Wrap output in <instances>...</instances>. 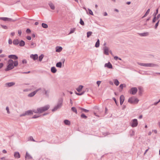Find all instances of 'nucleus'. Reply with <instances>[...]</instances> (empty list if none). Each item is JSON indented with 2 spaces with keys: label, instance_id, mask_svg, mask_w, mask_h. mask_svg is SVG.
Returning a JSON list of instances; mask_svg holds the SVG:
<instances>
[{
  "label": "nucleus",
  "instance_id": "f257e3e1",
  "mask_svg": "<svg viewBox=\"0 0 160 160\" xmlns=\"http://www.w3.org/2000/svg\"><path fill=\"white\" fill-rule=\"evenodd\" d=\"M138 64L140 66H142L145 67H158L159 66L157 64L153 63H142L140 62H138Z\"/></svg>",
  "mask_w": 160,
  "mask_h": 160
},
{
  "label": "nucleus",
  "instance_id": "f03ea898",
  "mask_svg": "<svg viewBox=\"0 0 160 160\" xmlns=\"http://www.w3.org/2000/svg\"><path fill=\"white\" fill-rule=\"evenodd\" d=\"M13 64V61L12 59H9L8 61V65L5 69V71H8L14 68Z\"/></svg>",
  "mask_w": 160,
  "mask_h": 160
},
{
  "label": "nucleus",
  "instance_id": "7ed1b4c3",
  "mask_svg": "<svg viewBox=\"0 0 160 160\" xmlns=\"http://www.w3.org/2000/svg\"><path fill=\"white\" fill-rule=\"evenodd\" d=\"M139 101V100L138 98L134 97H133L129 98L128 99V102L130 103L137 104Z\"/></svg>",
  "mask_w": 160,
  "mask_h": 160
},
{
  "label": "nucleus",
  "instance_id": "20e7f679",
  "mask_svg": "<svg viewBox=\"0 0 160 160\" xmlns=\"http://www.w3.org/2000/svg\"><path fill=\"white\" fill-rule=\"evenodd\" d=\"M50 108V106L48 105H46L44 107L38 108V111L39 113H42L44 112Z\"/></svg>",
  "mask_w": 160,
  "mask_h": 160
},
{
  "label": "nucleus",
  "instance_id": "39448f33",
  "mask_svg": "<svg viewBox=\"0 0 160 160\" xmlns=\"http://www.w3.org/2000/svg\"><path fill=\"white\" fill-rule=\"evenodd\" d=\"M138 120L136 119L132 120L130 122V125L132 128L136 127L138 125Z\"/></svg>",
  "mask_w": 160,
  "mask_h": 160
},
{
  "label": "nucleus",
  "instance_id": "423d86ee",
  "mask_svg": "<svg viewBox=\"0 0 160 160\" xmlns=\"http://www.w3.org/2000/svg\"><path fill=\"white\" fill-rule=\"evenodd\" d=\"M33 114V111L32 110H29L25 112L24 113L20 114V116L21 117L26 115H30Z\"/></svg>",
  "mask_w": 160,
  "mask_h": 160
},
{
  "label": "nucleus",
  "instance_id": "0eeeda50",
  "mask_svg": "<svg viewBox=\"0 0 160 160\" xmlns=\"http://www.w3.org/2000/svg\"><path fill=\"white\" fill-rule=\"evenodd\" d=\"M103 53L106 55H109V48L107 46H105L103 48Z\"/></svg>",
  "mask_w": 160,
  "mask_h": 160
},
{
  "label": "nucleus",
  "instance_id": "6e6552de",
  "mask_svg": "<svg viewBox=\"0 0 160 160\" xmlns=\"http://www.w3.org/2000/svg\"><path fill=\"white\" fill-rule=\"evenodd\" d=\"M138 91V89L136 88H132L130 91V93L134 95Z\"/></svg>",
  "mask_w": 160,
  "mask_h": 160
},
{
  "label": "nucleus",
  "instance_id": "1a4fd4ad",
  "mask_svg": "<svg viewBox=\"0 0 160 160\" xmlns=\"http://www.w3.org/2000/svg\"><path fill=\"white\" fill-rule=\"evenodd\" d=\"M0 19L2 20L5 21H14L15 20H13L11 18H5V17H1L0 18Z\"/></svg>",
  "mask_w": 160,
  "mask_h": 160
},
{
  "label": "nucleus",
  "instance_id": "9d476101",
  "mask_svg": "<svg viewBox=\"0 0 160 160\" xmlns=\"http://www.w3.org/2000/svg\"><path fill=\"white\" fill-rule=\"evenodd\" d=\"M62 102H63L62 98H60L58 100V101L57 102V105L58 106H58L61 107L62 106Z\"/></svg>",
  "mask_w": 160,
  "mask_h": 160
},
{
  "label": "nucleus",
  "instance_id": "9b49d317",
  "mask_svg": "<svg viewBox=\"0 0 160 160\" xmlns=\"http://www.w3.org/2000/svg\"><path fill=\"white\" fill-rule=\"evenodd\" d=\"M30 58L32 59L33 60H36L38 59V56L37 54H35L34 55L31 54L30 56Z\"/></svg>",
  "mask_w": 160,
  "mask_h": 160
},
{
  "label": "nucleus",
  "instance_id": "f8f14e48",
  "mask_svg": "<svg viewBox=\"0 0 160 160\" xmlns=\"http://www.w3.org/2000/svg\"><path fill=\"white\" fill-rule=\"evenodd\" d=\"M125 98L123 95H121L120 97V104L122 105L124 102Z\"/></svg>",
  "mask_w": 160,
  "mask_h": 160
},
{
  "label": "nucleus",
  "instance_id": "ddd939ff",
  "mask_svg": "<svg viewBox=\"0 0 160 160\" xmlns=\"http://www.w3.org/2000/svg\"><path fill=\"white\" fill-rule=\"evenodd\" d=\"M15 84V82H8L5 84V86L7 87H11Z\"/></svg>",
  "mask_w": 160,
  "mask_h": 160
},
{
  "label": "nucleus",
  "instance_id": "4468645a",
  "mask_svg": "<svg viewBox=\"0 0 160 160\" xmlns=\"http://www.w3.org/2000/svg\"><path fill=\"white\" fill-rule=\"evenodd\" d=\"M62 50V48L61 47L57 46L56 48V51L57 52H60Z\"/></svg>",
  "mask_w": 160,
  "mask_h": 160
},
{
  "label": "nucleus",
  "instance_id": "2eb2a0df",
  "mask_svg": "<svg viewBox=\"0 0 160 160\" xmlns=\"http://www.w3.org/2000/svg\"><path fill=\"white\" fill-rule=\"evenodd\" d=\"M8 58L11 59H12L14 60H17L18 58V57L15 55H11L8 56Z\"/></svg>",
  "mask_w": 160,
  "mask_h": 160
},
{
  "label": "nucleus",
  "instance_id": "dca6fc26",
  "mask_svg": "<svg viewBox=\"0 0 160 160\" xmlns=\"http://www.w3.org/2000/svg\"><path fill=\"white\" fill-rule=\"evenodd\" d=\"M104 67H107L109 69L112 68V65L110 62L106 63L104 65Z\"/></svg>",
  "mask_w": 160,
  "mask_h": 160
},
{
  "label": "nucleus",
  "instance_id": "f3484780",
  "mask_svg": "<svg viewBox=\"0 0 160 160\" xmlns=\"http://www.w3.org/2000/svg\"><path fill=\"white\" fill-rule=\"evenodd\" d=\"M14 156L15 158H20V155L18 152H15L14 153Z\"/></svg>",
  "mask_w": 160,
  "mask_h": 160
},
{
  "label": "nucleus",
  "instance_id": "a211bd4d",
  "mask_svg": "<svg viewBox=\"0 0 160 160\" xmlns=\"http://www.w3.org/2000/svg\"><path fill=\"white\" fill-rule=\"evenodd\" d=\"M25 158L26 159H30L32 158V156L27 152H26Z\"/></svg>",
  "mask_w": 160,
  "mask_h": 160
},
{
  "label": "nucleus",
  "instance_id": "6ab92c4d",
  "mask_svg": "<svg viewBox=\"0 0 160 160\" xmlns=\"http://www.w3.org/2000/svg\"><path fill=\"white\" fill-rule=\"evenodd\" d=\"M51 72L53 73H55L56 72L57 70L54 67H52L51 69Z\"/></svg>",
  "mask_w": 160,
  "mask_h": 160
},
{
  "label": "nucleus",
  "instance_id": "aec40b11",
  "mask_svg": "<svg viewBox=\"0 0 160 160\" xmlns=\"http://www.w3.org/2000/svg\"><path fill=\"white\" fill-rule=\"evenodd\" d=\"M61 107H59V106L56 105V106L54 107V108L52 109V112L55 111L57 110L58 109L60 108Z\"/></svg>",
  "mask_w": 160,
  "mask_h": 160
},
{
  "label": "nucleus",
  "instance_id": "412c9836",
  "mask_svg": "<svg viewBox=\"0 0 160 160\" xmlns=\"http://www.w3.org/2000/svg\"><path fill=\"white\" fill-rule=\"evenodd\" d=\"M64 123L66 125H69L71 124L70 122L68 120H65L64 121Z\"/></svg>",
  "mask_w": 160,
  "mask_h": 160
},
{
  "label": "nucleus",
  "instance_id": "4be33fe9",
  "mask_svg": "<svg viewBox=\"0 0 160 160\" xmlns=\"http://www.w3.org/2000/svg\"><path fill=\"white\" fill-rule=\"evenodd\" d=\"M19 45L21 47L24 46L25 44V42L23 40H21L19 42Z\"/></svg>",
  "mask_w": 160,
  "mask_h": 160
},
{
  "label": "nucleus",
  "instance_id": "5701e85b",
  "mask_svg": "<svg viewBox=\"0 0 160 160\" xmlns=\"http://www.w3.org/2000/svg\"><path fill=\"white\" fill-rule=\"evenodd\" d=\"M139 35L141 36H147L148 35L149 33L148 32H145L140 33Z\"/></svg>",
  "mask_w": 160,
  "mask_h": 160
},
{
  "label": "nucleus",
  "instance_id": "b1692460",
  "mask_svg": "<svg viewBox=\"0 0 160 160\" xmlns=\"http://www.w3.org/2000/svg\"><path fill=\"white\" fill-rule=\"evenodd\" d=\"M83 88V86L82 85H80L76 89L77 90L78 92H80Z\"/></svg>",
  "mask_w": 160,
  "mask_h": 160
},
{
  "label": "nucleus",
  "instance_id": "393cba45",
  "mask_svg": "<svg viewBox=\"0 0 160 160\" xmlns=\"http://www.w3.org/2000/svg\"><path fill=\"white\" fill-rule=\"evenodd\" d=\"M19 41L18 39H15L13 41V44L14 45H18L19 43Z\"/></svg>",
  "mask_w": 160,
  "mask_h": 160
},
{
  "label": "nucleus",
  "instance_id": "a878e982",
  "mask_svg": "<svg viewBox=\"0 0 160 160\" xmlns=\"http://www.w3.org/2000/svg\"><path fill=\"white\" fill-rule=\"evenodd\" d=\"M62 66V63L61 62H58L56 64V66L57 67L61 68Z\"/></svg>",
  "mask_w": 160,
  "mask_h": 160
},
{
  "label": "nucleus",
  "instance_id": "bb28decb",
  "mask_svg": "<svg viewBox=\"0 0 160 160\" xmlns=\"http://www.w3.org/2000/svg\"><path fill=\"white\" fill-rule=\"evenodd\" d=\"M35 94V92L33 91L28 94V96L29 97H31L34 96Z\"/></svg>",
  "mask_w": 160,
  "mask_h": 160
},
{
  "label": "nucleus",
  "instance_id": "cd10ccee",
  "mask_svg": "<svg viewBox=\"0 0 160 160\" xmlns=\"http://www.w3.org/2000/svg\"><path fill=\"white\" fill-rule=\"evenodd\" d=\"M49 5L50 8L52 10H54L55 9V7L54 5L52 3H49Z\"/></svg>",
  "mask_w": 160,
  "mask_h": 160
},
{
  "label": "nucleus",
  "instance_id": "c85d7f7f",
  "mask_svg": "<svg viewBox=\"0 0 160 160\" xmlns=\"http://www.w3.org/2000/svg\"><path fill=\"white\" fill-rule=\"evenodd\" d=\"M150 11V9H148L147 11L144 15L142 17V18H144L146 17L149 13Z\"/></svg>",
  "mask_w": 160,
  "mask_h": 160
},
{
  "label": "nucleus",
  "instance_id": "c756f323",
  "mask_svg": "<svg viewBox=\"0 0 160 160\" xmlns=\"http://www.w3.org/2000/svg\"><path fill=\"white\" fill-rule=\"evenodd\" d=\"M114 83L117 86H118L119 85V82L117 79H115L114 80Z\"/></svg>",
  "mask_w": 160,
  "mask_h": 160
},
{
  "label": "nucleus",
  "instance_id": "7c9ffc66",
  "mask_svg": "<svg viewBox=\"0 0 160 160\" xmlns=\"http://www.w3.org/2000/svg\"><path fill=\"white\" fill-rule=\"evenodd\" d=\"M99 39H98L95 44V47L96 48L98 47L99 46Z\"/></svg>",
  "mask_w": 160,
  "mask_h": 160
},
{
  "label": "nucleus",
  "instance_id": "2f4dec72",
  "mask_svg": "<svg viewBox=\"0 0 160 160\" xmlns=\"http://www.w3.org/2000/svg\"><path fill=\"white\" fill-rule=\"evenodd\" d=\"M71 110L73 112H75L76 114H77V112L76 108L74 107H72L71 108Z\"/></svg>",
  "mask_w": 160,
  "mask_h": 160
},
{
  "label": "nucleus",
  "instance_id": "473e14b6",
  "mask_svg": "<svg viewBox=\"0 0 160 160\" xmlns=\"http://www.w3.org/2000/svg\"><path fill=\"white\" fill-rule=\"evenodd\" d=\"M42 27L45 28H47L48 27V25L45 23H42Z\"/></svg>",
  "mask_w": 160,
  "mask_h": 160
},
{
  "label": "nucleus",
  "instance_id": "72a5a7b5",
  "mask_svg": "<svg viewBox=\"0 0 160 160\" xmlns=\"http://www.w3.org/2000/svg\"><path fill=\"white\" fill-rule=\"evenodd\" d=\"M44 57V55L42 54H41L39 57V61L41 62Z\"/></svg>",
  "mask_w": 160,
  "mask_h": 160
},
{
  "label": "nucleus",
  "instance_id": "f704fd0d",
  "mask_svg": "<svg viewBox=\"0 0 160 160\" xmlns=\"http://www.w3.org/2000/svg\"><path fill=\"white\" fill-rule=\"evenodd\" d=\"M28 140L31 141L33 142H36V141H35L34 140V139L32 136H30L28 138Z\"/></svg>",
  "mask_w": 160,
  "mask_h": 160
},
{
  "label": "nucleus",
  "instance_id": "c9c22d12",
  "mask_svg": "<svg viewBox=\"0 0 160 160\" xmlns=\"http://www.w3.org/2000/svg\"><path fill=\"white\" fill-rule=\"evenodd\" d=\"M49 92V90H45V94L46 95V96L48 97Z\"/></svg>",
  "mask_w": 160,
  "mask_h": 160
},
{
  "label": "nucleus",
  "instance_id": "e433bc0d",
  "mask_svg": "<svg viewBox=\"0 0 160 160\" xmlns=\"http://www.w3.org/2000/svg\"><path fill=\"white\" fill-rule=\"evenodd\" d=\"M92 32H87V37L88 38H89L92 34Z\"/></svg>",
  "mask_w": 160,
  "mask_h": 160
},
{
  "label": "nucleus",
  "instance_id": "4c0bfd02",
  "mask_svg": "<svg viewBox=\"0 0 160 160\" xmlns=\"http://www.w3.org/2000/svg\"><path fill=\"white\" fill-rule=\"evenodd\" d=\"M84 92H85V91H83L81 93H78V92H76L75 93L76 95H78L80 96V95H82L83 94H84Z\"/></svg>",
  "mask_w": 160,
  "mask_h": 160
},
{
  "label": "nucleus",
  "instance_id": "58836bf2",
  "mask_svg": "<svg viewBox=\"0 0 160 160\" xmlns=\"http://www.w3.org/2000/svg\"><path fill=\"white\" fill-rule=\"evenodd\" d=\"M14 64V67H16L18 65V61H14V62H13V64Z\"/></svg>",
  "mask_w": 160,
  "mask_h": 160
},
{
  "label": "nucleus",
  "instance_id": "ea45409f",
  "mask_svg": "<svg viewBox=\"0 0 160 160\" xmlns=\"http://www.w3.org/2000/svg\"><path fill=\"white\" fill-rule=\"evenodd\" d=\"M6 110L7 112V113L8 114H9L10 113V112L9 111V107L8 106H7L6 108Z\"/></svg>",
  "mask_w": 160,
  "mask_h": 160
},
{
  "label": "nucleus",
  "instance_id": "a19ab883",
  "mask_svg": "<svg viewBox=\"0 0 160 160\" xmlns=\"http://www.w3.org/2000/svg\"><path fill=\"white\" fill-rule=\"evenodd\" d=\"M38 108L37 110L34 109L32 110L33 111V113H39V111H38Z\"/></svg>",
  "mask_w": 160,
  "mask_h": 160
},
{
  "label": "nucleus",
  "instance_id": "79ce46f5",
  "mask_svg": "<svg viewBox=\"0 0 160 160\" xmlns=\"http://www.w3.org/2000/svg\"><path fill=\"white\" fill-rule=\"evenodd\" d=\"M75 29H76V28H72L71 29V31L69 33V34H71L72 33H73L74 32V31H75Z\"/></svg>",
  "mask_w": 160,
  "mask_h": 160
},
{
  "label": "nucleus",
  "instance_id": "37998d69",
  "mask_svg": "<svg viewBox=\"0 0 160 160\" xmlns=\"http://www.w3.org/2000/svg\"><path fill=\"white\" fill-rule=\"evenodd\" d=\"M81 117L82 118H85V119H86L87 118V117L84 114H82L81 115Z\"/></svg>",
  "mask_w": 160,
  "mask_h": 160
},
{
  "label": "nucleus",
  "instance_id": "c03bdc74",
  "mask_svg": "<svg viewBox=\"0 0 160 160\" xmlns=\"http://www.w3.org/2000/svg\"><path fill=\"white\" fill-rule=\"evenodd\" d=\"M45 90L46 89L45 88H41V91L42 92V93L45 94Z\"/></svg>",
  "mask_w": 160,
  "mask_h": 160
},
{
  "label": "nucleus",
  "instance_id": "a18cd8bd",
  "mask_svg": "<svg viewBox=\"0 0 160 160\" xmlns=\"http://www.w3.org/2000/svg\"><path fill=\"white\" fill-rule=\"evenodd\" d=\"M80 23L82 25H84V22L82 21V19L81 18H80Z\"/></svg>",
  "mask_w": 160,
  "mask_h": 160
},
{
  "label": "nucleus",
  "instance_id": "49530a36",
  "mask_svg": "<svg viewBox=\"0 0 160 160\" xmlns=\"http://www.w3.org/2000/svg\"><path fill=\"white\" fill-rule=\"evenodd\" d=\"M81 109L84 112H89V110L82 108H81Z\"/></svg>",
  "mask_w": 160,
  "mask_h": 160
},
{
  "label": "nucleus",
  "instance_id": "de8ad7c7",
  "mask_svg": "<svg viewBox=\"0 0 160 160\" xmlns=\"http://www.w3.org/2000/svg\"><path fill=\"white\" fill-rule=\"evenodd\" d=\"M31 45L33 46V47H32V48L35 47L36 46V43L33 42H31Z\"/></svg>",
  "mask_w": 160,
  "mask_h": 160
},
{
  "label": "nucleus",
  "instance_id": "09e8293b",
  "mask_svg": "<svg viewBox=\"0 0 160 160\" xmlns=\"http://www.w3.org/2000/svg\"><path fill=\"white\" fill-rule=\"evenodd\" d=\"M88 9L89 12V13L91 15H93V14L92 11L89 8Z\"/></svg>",
  "mask_w": 160,
  "mask_h": 160
},
{
  "label": "nucleus",
  "instance_id": "8fccbe9b",
  "mask_svg": "<svg viewBox=\"0 0 160 160\" xmlns=\"http://www.w3.org/2000/svg\"><path fill=\"white\" fill-rule=\"evenodd\" d=\"M41 88H38V89H36V90H35V91H34L35 92V93L36 94L37 92H38V91H39L40 90L41 91Z\"/></svg>",
  "mask_w": 160,
  "mask_h": 160
},
{
  "label": "nucleus",
  "instance_id": "3c124183",
  "mask_svg": "<svg viewBox=\"0 0 160 160\" xmlns=\"http://www.w3.org/2000/svg\"><path fill=\"white\" fill-rule=\"evenodd\" d=\"M125 84H121L120 86H119V87L121 88V89H122L123 87H125Z\"/></svg>",
  "mask_w": 160,
  "mask_h": 160
},
{
  "label": "nucleus",
  "instance_id": "603ef678",
  "mask_svg": "<svg viewBox=\"0 0 160 160\" xmlns=\"http://www.w3.org/2000/svg\"><path fill=\"white\" fill-rule=\"evenodd\" d=\"M101 82V81H98L97 82V84L98 85V87H99V86Z\"/></svg>",
  "mask_w": 160,
  "mask_h": 160
},
{
  "label": "nucleus",
  "instance_id": "864d4df0",
  "mask_svg": "<svg viewBox=\"0 0 160 160\" xmlns=\"http://www.w3.org/2000/svg\"><path fill=\"white\" fill-rule=\"evenodd\" d=\"M22 31L21 30H19L18 31V33L19 36H21L22 34Z\"/></svg>",
  "mask_w": 160,
  "mask_h": 160
},
{
  "label": "nucleus",
  "instance_id": "5fc2aeb1",
  "mask_svg": "<svg viewBox=\"0 0 160 160\" xmlns=\"http://www.w3.org/2000/svg\"><path fill=\"white\" fill-rule=\"evenodd\" d=\"M39 117V116H38L37 115H34L33 117H32V118H38V117Z\"/></svg>",
  "mask_w": 160,
  "mask_h": 160
},
{
  "label": "nucleus",
  "instance_id": "6e6d98bb",
  "mask_svg": "<svg viewBox=\"0 0 160 160\" xmlns=\"http://www.w3.org/2000/svg\"><path fill=\"white\" fill-rule=\"evenodd\" d=\"M22 63L23 64H26L27 61L26 59L23 60L22 61Z\"/></svg>",
  "mask_w": 160,
  "mask_h": 160
},
{
  "label": "nucleus",
  "instance_id": "4d7b16f0",
  "mask_svg": "<svg viewBox=\"0 0 160 160\" xmlns=\"http://www.w3.org/2000/svg\"><path fill=\"white\" fill-rule=\"evenodd\" d=\"M26 32L27 33H30L31 30L29 29L28 28L26 30Z\"/></svg>",
  "mask_w": 160,
  "mask_h": 160
},
{
  "label": "nucleus",
  "instance_id": "13d9d810",
  "mask_svg": "<svg viewBox=\"0 0 160 160\" xmlns=\"http://www.w3.org/2000/svg\"><path fill=\"white\" fill-rule=\"evenodd\" d=\"M156 19H157L156 18V17H155V16L152 19V22L153 23H154L155 22Z\"/></svg>",
  "mask_w": 160,
  "mask_h": 160
},
{
  "label": "nucleus",
  "instance_id": "bf43d9fd",
  "mask_svg": "<svg viewBox=\"0 0 160 160\" xmlns=\"http://www.w3.org/2000/svg\"><path fill=\"white\" fill-rule=\"evenodd\" d=\"M159 20L158 21V22L156 24L155 26V28H156L158 26V23H159Z\"/></svg>",
  "mask_w": 160,
  "mask_h": 160
},
{
  "label": "nucleus",
  "instance_id": "052dcab7",
  "mask_svg": "<svg viewBox=\"0 0 160 160\" xmlns=\"http://www.w3.org/2000/svg\"><path fill=\"white\" fill-rule=\"evenodd\" d=\"M12 40L11 39H9L8 40V43L9 44H12Z\"/></svg>",
  "mask_w": 160,
  "mask_h": 160
},
{
  "label": "nucleus",
  "instance_id": "680f3d73",
  "mask_svg": "<svg viewBox=\"0 0 160 160\" xmlns=\"http://www.w3.org/2000/svg\"><path fill=\"white\" fill-rule=\"evenodd\" d=\"M26 38L28 40H30L31 39V38L30 36H27Z\"/></svg>",
  "mask_w": 160,
  "mask_h": 160
},
{
  "label": "nucleus",
  "instance_id": "e2e57ef3",
  "mask_svg": "<svg viewBox=\"0 0 160 160\" xmlns=\"http://www.w3.org/2000/svg\"><path fill=\"white\" fill-rule=\"evenodd\" d=\"M2 27L4 29H7V27L6 26H4V25H1Z\"/></svg>",
  "mask_w": 160,
  "mask_h": 160
},
{
  "label": "nucleus",
  "instance_id": "0e129e2a",
  "mask_svg": "<svg viewBox=\"0 0 160 160\" xmlns=\"http://www.w3.org/2000/svg\"><path fill=\"white\" fill-rule=\"evenodd\" d=\"M158 13V9H157L156 10V13H155L154 14V16H156V15Z\"/></svg>",
  "mask_w": 160,
  "mask_h": 160
},
{
  "label": "nucleus",
  "instance_id": "69168bd1",
  "mask_svg": "<svg viewBox=\"0 0 160 160\" xmlns=\"http://www.w3.org/2000/svg\"><path fill=\"white\" fill-rule=\"evenodd\" d=\"M3 66V64L2 63H0V69Z\"/></svg>",
  "mask_w": 160,
  "mask_h": 160
},
{
  "label": "nucleus",
  "instance_id": "338daca9",
  "mask_svg": "<svg viewBox=\"0 0 160 160\" xmlns=\"http://www.w3.org/2000/svg\"><path fill=\"white\" fill-rule=\"evenodd\" d=\"M112 99L114 100V101H115L116 104L117 105V101H116V98H112Z\"/></svg>",
  "mask_w": 160,
  "mask_h": 160
},
{
  "label": "nucleus",
  "instance_id": "774afa93",
  "mask_svg": "<svg viewBox=\"0 0 160 160\" xmlns=\"http://www.w3.org/2000/svg\"><path fill=\"white\" fill-rule=\"evenodd\" d=\"M160 17V14H158L157 17V18H156V19L157 20H158V19Z\"/></svg>",
  "mask_w": 160,
  "mask_h": 160
}]
</instances>
